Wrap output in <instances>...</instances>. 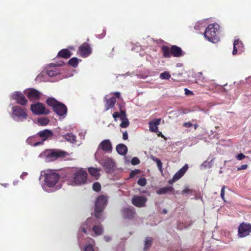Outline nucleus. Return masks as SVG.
<instances>
[{
	"label": "nucleus",
	"mask_w": 251,
	"mask_h": 251,
	"mask_svg": "<svg viewBox=\"0 0 251 251\" xmlns=\"http://www.w3.org/2000/svg\"><path fill=\"white\" fill-rule=\"evenodd\" d=\"M193 126H194L195 129H196L198 127V125L197 124H194L193 125Z\"/></svg>",
	"instance_id": "obj_59"
},
{
	"label": "nucleus",
	"mask_w": 251,
	"mask_h": 251,
	"mask_svg": "<svg viewBox=\"0 0 251 251\" xmlns=\"http://www.w3.org/2000/svg\"><path fill=\"white\" fill-rule=\"evenodd\" d=\"M100 150L107 152H111L112 150V145L110 141L108 139L104 140L99 144L95 154V158L97 160L98 159V157L100 156Z\"/></svg>",
	"instance_id": "obj_10"
},
{
	"label": "nucleus",
	"mask_w": 251,
	"mask_h": 251,
	"mask_svg": "<svg viewBox=\"0 0 251 251\" xmlns=\"http://www.w3.org/2000/svg\"><path fill=\"white\" fill-rule=\"evenodd\" d=\"M59 103V102L57 101L55 99L50 98L48 99L47 100V103L50 106L53 108L54 109L55 108V106Z\"/></svg>",
	"instance_id": "obj_29"
},
{
	"label": "nucleus",
	"mask_w": 251,
	"mask_h": 251,
	"mask_svg": "<svg viewBox=\"0 0 251 251\" xmlns=\"http://www.w3.org/2000/svg\"><path fill=\"white\" fill-rule=\"evenodd\" d=\"M74 185H81L84 184L87 180V174L86 172L80 169L74 175Z\"/></svg>",
	"instance_id": "obj_8"
},
{
	"label": "nucleus",
	"mask_w": 251,
	"mask_h": 251,
	"mask_svg": "<svg viewBox=\"0 0 251 251\" xmlns=\"http://www.w3.org/2000/svg\"><path fill=\"white\" fill-rule=\"evenodd\" d=\"M183 126L185 127H190L193 126V124L190 122H186L183 124Z\"/></svg>",
	"instance_id": "obj_47"
},
{
	"label": "nucleus",
	"mask_w": 251,
	"mask_h": 251,
	"mask_svg": "<svg viewBox=\"0 0 251 251\" xmlns=\"http://www.w3.org/2000/svg\"><path fill=\"white\" fill-rule=\"evenodd\" d=\"M139 172V171L138 170H135L134 171H132L129 175L130 177H134L136 175H137Z\"/></svg>",
	"instance_id": "obj_43"
},
{
	"label": "nucleus",
	"mask_w": 251,
	"mask_h": 251,
	"mask_svg": "<svg viewBox=\"0 0 251 251\" xmlns=\"http://www.w3.org/2000/svg\"><path fill=\"white\" fill-rule=\"evenodd\" d=\"M59 178V175L52 171H49L45 174V182L49 187L54 186Z\"/></svg>",
	"instance_id": "obj_6"
},
{
	"label": "nucleus",
	"mask_w": 251,
	"mask_h": 251,
	"mask_svg": "<svg viewBox=\"0 0 251 251\" xmlns=\"http://www.w3.org/2000/svg\"><path fill=\"white\" fill-rule=\"evenodd\" d=\"M173 190V188L171 186H167L161 188L157 190L156 193L158 195H162L166 194L169 192H171Z\"/></svg>",
	"instance_id": "obj_27"
},
{
	"label": "nucleus",
	"mask_w": 251,
	"mask_h": 251,
	"mask_svg": "<svg viewBox=\"0 0 251 251\" xmlns=\"http://www.w3.org/2000/svg\"><path fill=\"white\" fill-rule=\"evenodd\" d=\"M116 150L117 152L121 155H126L127 151V147L123 144H119L117 145L116 147Z\"/></svg>",
	"instance_id": "obj_22"
},
{
	"label": "nucleus",
	"mask_w": 251,
	"mask_h": 251,
	"mask_svg": "<svg viewBox=\"0 0 251 251\" xmlns=\"http://www.w3.org/2000/svg\"><path fill=\"white\" fill-rule=\"evenodd\" d=\"M237 46V48H242L243 46V43L239 41V44H238Z\"/></svg>",
	"instance_id": "obj_58"
},
{
	"label": "nucleus",
	"mask_w": 251,
	"mask_h": 251,
	"mask_svg": "<svg viewBox=\"0 0 251 251\" xmlns=\"http://www.w3.org/2000/svg\"><path fill=\"white\" fill-rule=\"evenodd\" d=\"M81 231H82V232H84V233H86V229H85V227H81L80 228V229L79 230L78 232H79V233H80V232Z\"/></svg>",
	"instance_id": "obj_55"
},
{
	"label": "nucleus",
	"mask_w": 251,
	"mask_h": 251,
	"mask_svg": "<svg viewBox=\"0 0 251 251\" xmlns=\"http://www.w3.org/2000/svg\"><path fill=\"white\" fill-rule=\"evenodd\" d=\"M245 157L246 156L244 154L240 153V154H238L236 158L238 160H241L243 159L244 158H245Z\"/></svg>",
	"instance_id": "obj_46"
},
{
	"label": "nucleus",
	"mask_w": 251,
	"mask_h": 251,
	"mask_svg": "<svg viewBox=\"0 0 251 251\" xmlns=\"http://www.w3.org/2000/svg\"><path fill=\"white\" fill-rule=\"evenodd\" d=\"M64 139L68 142L71 143H75L76 142V138L75 135L72 133H67L63 136Z\"/></svg>",
	"instance_id": "obj_25"
},
{
	"label": "nucleus",
	"mask_w": 251,
	"mask_h": 251,
	"mask_svg": "<svg viewBox=\"0 0 251 251\" xmlns=\"http://www.w3.org/2000/svg\"><path fill=\"white\" fill-rule=\"evenodd\" d=\"M116 102V99L115 97H113L109 99V100L106 99V103L105 104V110H108L110 108H112Z\"/></svg>",
	"instance_id": "obj_23"
},
{
	"label": "nucleus",
	"mask_w": 251,
	"mask_h": 251,
	"mask_svg": "<svg viewBox=\"0 0 251 251\" xmlns=\"http://www.w3.org/2000/svg\"><path fill=\"white\" fill-rule=\"evenodd\" d=\"M68 64L72 66L75 67L78 64V59L76 57H73L69 60Z\"/></svg>",
	"instance_id": "obj_34"
},
{
	"label": "nucleus",
	"mask_w": 251,
	"mask_h": 251,
	"mask_svg": "<svg viewBox=\"0 0 251 251\" xmlns=\"http://www.w3.org/2000/svg\"><path fill=\"white\" fill-rule=\"evenodd\" d=\"M123 139L125 140L128 139V134L126 131H125L123 134Z\"/></svg>",
	"instance_id": "obj_50"
},
{
	"label": "nucleus",
	"mask_w": 251,
	"mask_h": 251,
	"mask_svg": "<svg viewBox=\"0 0 251 251\" xmlns=\"http://www.w3.org/2000/svg\"><path fill=\"white\" fill-rule=\"evenodd\" d=\"M49 121V120L46 117L40 118L38 120V123L42 126H47Z\"/></svg>",
	"instance_id": "obj_32"
},
{
	"label": "nucleus",
	"mask_w": 251,
	"mask_h": 251,
	"mask_svg": "<svg viewBox=\"0 0 251 251\" xmlns=\"http://www.w3.org/2000/svg\"><path fill=\"white\" fill-rule=\"evenodd\" d=\"M64 64V62L63 61H60L59 62L57 63V64H51V65L53 66H62Z\"/></svg>",
	"instance_id": "obj_49"
},
{
	"label": "nucleus",
	"mask_w": 251,
	"mask_h": 251,
	"mask_svg": "<svg viewBox=\"0 0 251 251\" xmlns=\"http://www.w3.org/2000/svg\"><path fill=\"white\" fill-rule=\"evenodd\" d=\"M107 202V198L103 195L98 197L95 202V215L96 218L100 219L101 212L104 209Z\"/></svg>",
	"instance_id": "obj_3"
},
{
	"label": "nucleus",
	"mask_w": 251,
	"mask_h": 251,
	"mask_svg": "<svg viewBox=\"0 0 251 251\" xmlns=\"http://www.w3.org/2000/svg\"><path fill=\"white\" fill-rule=\"evenodd\" d=\"M147 199L143 196H135L132 199L133 205L137 207H143L145 205Z\"/></svg>",
	"instance_id": "obj_17"
},
{
	"label": "nucleus",
	"mask_w": 251,
	"mask_h": 251,
	"mask_svg": "<svg viewBox=\"0 0 251 251\" xmlns=\"http://www.w3.org/2000/svg\"><path fill=\"white\" fill-rule=\"evenodd\" d=\"M151 158L153 161H154L156 163V164H157V167H158V169L160 171H162V163L161 162L159 158H156V157H154V156H152V155L151 156Z\"/></svg>",
	"instance_id": "obj_31"
},
{
	"label": "nucleus",
	"mask_w": 251,
	"mask_h": 251,
	"mask_svg": "<svg viewBox=\"0 0 251 251\" xmlns=\"http://www.w3.org/2000/svg\"><path fill=\"white\" fill-rule=\"evenodd\" d=\"M89 173L94 177H95L96 179H97L100 176V169L95 168H89Z\"/></svg>",
	"instance_id": "obj_26"
},
{
	"label": "nucleus",
	"mask_w": 251,
	"mask_h": 251,
	"mask_svg": "<svg viewBox=\"0 0 251 251\" xmlns=\"http://www.w3.org/2000/svg\"><path fill=\"white\" fill-rule=\"evenodd\" d=\"M211 161L208 162L207 161H205L203 162V163L201 165V168H210L211 167Z\"/></svg>",
	"instance_id": "obj_38"
},
{
	"label": "nucleus",
	"mask_w": 251,
	"mask_h": 251,
	"mask_svg": "<svg viewBox=\"0 0 251 251\" xmlns=\"http://www.w3.org/2000/svg\"><path fill=\"white\" fill-rule=\"evenodd\" d=\"M26 143L34 147H36L43 144V141H38V136L37 135H35L28 137L26 139Z\"/></svg>",
	"instance_id": "obj_20"
},
{
	"label": "nucleus",
	"mask_w": 251,
	"mask_h": 251,
	"mask_svg": "<svg viewBox=\"0 0 251 251\" xmlns=\"http://www.w3.org/2000/svg\"><path fill=\"white\" fill-rule=\"evenodd\" d=\"M190 192H191V190L190 189H189L188 188H185L182 191V194H187V193H190Z\"/></svg>",
	"instance_id": "obj_52"
},
{
	"label": "nucleus",
	"mask_w": 251,
	"mask_h": 251,
	"mask_svg": "<svg viewBox=\"0 0 251 251\" xmlns=\"http://www.w3.org/2000/svg\"><path fill=\"white\" fill-rule=\"evenodd\" d=\"M27 175V173L26 172H23L22 174L21 175L20 177L21 178L24 179V177Z\"/></svg>",
	"instance_id": "obj_56"
},
{
	"label": "nucleus",
	"mask_w": 251,
	"mask_h": 251,
	"mask_svg": "<svg viewBox=\"0 0 251 251\" xmlns=\"http://www.w3.org/2000/svg\"><path fill=\"white\" fill-rule=\"evenodd\" d=\"M121 120H122V123L120 124V127L122 128H126L129 126V122L127 118Z\"/></svg>",
	"instance_id": "obj_36"
},
{
	"label": "nucleus",
	"mask_w": 251,
	"mask_h": 251,
	"mask_svg": "<svg viewBox=\"0 0 251 251\" xmlns=\"http://www.w3.org/2000/svg\"><path fill=\"white\" fill-rule=\"evenodd\" d=\"M37 136L40 137L42 138L43 144L44 142L48 138L52 137L53 136V132L49 129H45L42 131L39 132L37 134Z\"/></svg>",
	"instance_id": "obj_21"
},
{
	"label": "nucleus",
	"mask_w": 251,
	"mask_h": 251,
	"mask_svg": "<svg viewBox=\"0 0 251 251\" xmlns=\"http://www.w3.org/2000/svg\"><path fill=\"white\" fill-rule=\"evenodd\" d=\"M225 188H226V186H224L222 187L221 191V197L222 199L224 201H225Z\"/></svg>",
	"instance_id": "obj_44"
},
{
	"label": "nucleus",
	"mask_w": 251,
	"mask_h": 251,
	"mask_svg": "<svg viewBox=\"0 0 251 251\" xmlns=\"http://www.w3.org/2000/svg\"><path fill=\"white\" fill-rule=\"evenodd\" d=\"M72 55L71 52L67 49L61 50L58 53L57 57L69 58Z\"/></svg>",
	"instance_id": "obj_24"
},
{
	"label": "nucleus",
	"mask_w": 251,
	"mask_h": 251,
	"mask_svg": "<svg viewBox=\"0 0 251 251\" xmlns=\"http://www.w3.org/2000/svg\"><path fill=\"white\" fill-rule=\"evenodd\" d=\"M120 117L121 119L126 118V112L124 111H121L120 114Z\"/></svg>",
	"instance_id": "obj_45"
},
{
	"label": "nucleus",
	"mask_w": 251,
	"mask_h": 251,
	"mask_svg": "<svg viewBox=\"0 0 251 251\" xmlns=\"http://www.w3.org/2000/svg\"><path fill=\"white\" fill-rule=\"evenodd\" d=\"M188 168V165L185 164L182 168H181L175 174L173 178L169 181V183L170 184H172L180 179L186 173Z\"/></svg>",
	"instance_id": "obj_14"
},
{
	"label": "nucleus",
	"mask_w": 251,
	"mask_h": 251,
	"mask_svg": "<svg viewBox=\"0 0 251 251\" xmlns=\"http://www.w3.org/2000/svg\"><path fill=\"white\" fill-rule=\"evenodd\" d=\"M247 167H248V165L247 164H244V165H242V166H241L240 167H238L237 168V170L239 171V170H245V169H247Z\"/></svg>",
	"instance_id": "obj_48"
},
{
	"label": "nucleus",
	"mask_w": 251,
	"mask_h": 251,
	"mask_svg": "<svg viewBox=\"0 0 251 251\" xmlns=\"http://www.w3.org/2000/svg\"><path fill=\"white\" fill-rule=\"evenodd\" d=\"M113 117L116 120V118L120 117V114L118 112H115L113 114Z\"/></svg>",
	"instance_id": "obj_53"
},
{
	"label": "nucleus",
	"mask_w": 251,
	"mask_h": 251,
	"mask_svg": "<svg viewBox=\"0 0 251 251\" xmlns=\"http://www.w3.org/2000/svg\"><path fill=\"white\" fill-rule=\"evenodd\" d=\"M78 52L83 57H87L91 53V48L87 43L82 44L79 48Z\"/></svg>",
	"instance_id": "obj_15"
},
{
	"label": "nucleus",
	"mask_w": 251,
	"mask_h": 251,
	"mask_svg": "<svg viewBox=\"0 0 251 251\" xmlns=\"http://www.w3.org/2000/svg\"><path fill=\"white\" fill-rule=\"evenodd\" d=\"M131 163L133 165H137L140 163V160L138 157H134L132 159Z\"/></svg>",
	"instance_id": "obj_42"
},
{
	"label": "nucleus",
	"mask_w": 251,
	"mask_h": 251,
	"mask_svg": "<svg viewBox=\"0 0 251 251\" xmlns=\"http://www.w3.org/2000/svg\"><path fill=\"white\" fill-rule=\"evenodd\" d=\"M93 231L96 235H100L103 232V228L101 225L94 226L93 227Z\"/></svg>",
	"instance_id": "obj_30"
},
{
	"label": "nucleus",
	"mask_w": 251,
	"mask_h": 251,
	"mask_svg": "<svg viewBox=\"0 0 251 251\" xmlns=\"http://www.w3.org/2000/svg\"><path fill=\"white\" fill-rule=\"evenodd\" d=\"M11 98L13 100H16L17 103L21 105H26L27 102L24 95L19 91H16L12 94Z\"/></svg>",
	"instance_id": "obj_12"
},
{
	"label": "nucleus",
	"mask_w": 251,
	"mask_h": 251,
	"mask_svg": "<svg viewBox=\"0 0 251 251\" xmlns=\"http://www.w3.org/2000/svg\"><path fill=\"white\" fill-rule=\"evenodd\" d=\"M135 214V210L132 207L125 208L122 210V215L125 219H132Z\"/></svg>",
	"instance_id": "obj_18"
},
{
	"label": "nucleus",
	"mask_w": 251,
	"mask_h": 251,
	"mask_svg": "<svg viewBox=\"0 0 251 251\" xmlns=\"http://www.w3.org/2000/svg\"><path fill=\"white\" fill-rule=\"evenodd\" d=\"M55 113L59 116H64L66 115L67 108L63 103L59 102L53 109Z\"/></svg>",
	"instance_id": "obj_19"
},
{
	"label": "nucleus",
	"mask_w": 251,
	"mask_h": 251,
	"mask_svg": "<svg viewBox=\"0 0 251 251\" xmlns=\"http://www.w3.org/2000/svg\"><path fill=\"white\" fill-rule=\"evenodd\" d=\"M153 240L152 238L148 237L146 238L144 243V250L145 251H148L151 247L152 244Z\"/></svg>",
	"instance_id": "obj_28"
},
{
	"label": "nucleus",
	"mask_w": 251,
	"mask_h": 251,
	"mask_svg": "<svg viewBox=\"0 0 251 251\" xmlns=\"http://www.w3.org/2000/svg\"><path fill=\"white\" fill-rule=\"evenodd\" d=\"M101 186L99 182H95L93 184V189L96 192H98L100 190Z\"/></svg>",
	"instance_id": "obj_40"
},
{
	"label": "nucleus",
	"mask_w": 251,
	"mask_h": 251,
	"mask_svg": "<svg viewBox=\"0 0 251 251\" xmlns=\"http://www.w3.org/2000/svg\"><path fill=\"white\" fill-rule=\"evenodd\" d=\"M94 243V240L91 239L90 244L85 246L84 251H95L93 248Z\"/></svg>",
	"instance_id": "obj_33"
},
{
	"label": "nucleus",
	"mask_w": 251,
	"mask_h": 251,
	"mask_svg": "<svg viewBox=\"0 0 251 251\" xmlns=\"http://www.w3.org/2000/svg\"><path fill=\"white\" fill-rule=\"evenodd\" d=\"M239 44V39H235L234 40V42L233 43V50L232 51V54L233 55H235L237 52V45Z\"/></svg>",
	"instance_id": "obj_37"
},
{
	"label": "nucleus",
	"mask_w": 251,
	"mask_h": 251,
	"mask_svg": "<svg viewBox=\"0 0 251 251\" xmlns=\"http://www.w3.org/2000/svg\"><path fill=\"white\" fill-rule=\"evenodd\" d=\"M159 77L161 79H169L171 77V75L168 72H164L160 74Z\"/></svg>",
	"instance_id": "obj_35"
},
{
	"label": "nucleus",
	"mask_w": 251,
	"mask_h": 251,
	"mask_svg": "<svg viewBox=\"0 0 251 251\" xmlns=\"http://www.w3.org/2000/svg\"><path fill=\"white\" fill-rule=\"evenodd\" d=\"M251 232V225L243 223L238 227V236L240 238L245 237Z\"/></svg>",
	"instance_id": "obj_11"
},
{
	"label": "nucleus",
	"mask_w": 251,
	"mask_h": 251,
	"mask_svg": "<svg viewBox=\"0 0 251 251\" xmlns=\"http://www.w3.org/2000/svg\"><path fill=\"white\" fill-rule=\"evenodd\" d=\"M12 118L18 122H22L26 120L27 114L25 109L19 106H14L12 107Z\"/></svg>",
	"instance_id": "obj_5"
},
{
	"label": "nucleus",
	"mask_w": 251,
	"mask_h": 251,
	"mask_svg": "<svg viewBox=\"0 0 251 251\" xmlns=\"http://www.w3.org/2000/svg\"><path fill=\"white\" fill-rule=\"evenodd\" d=\"M184 91H185V94L186 95H190L191 94H192L193 93L192 91L189 90L187 88H185L184 89Z\"/></svg>",
	"instance_id": "obj_51"
},
{
	"label": "nucleus",
	"mask_w": 251,
	"mask_h": 251,
	"mask_svg": "<svg viewBox=\"0 0 251 251\" xmlns=\"http://www.w3.org/2000/svg\"><path fill=\"white\" fill-rule=\"evenodd\" d=\"M104 239L105 240V241H106V242H108L109 241L111 240V238L109 236H105L104 237Z\"/></svg>",
	"instance_id": "obj_54"
},
{
	"label": "nucleus",
	"mask_w": 251,
	"mask_h": 251,
	"mask_svg": "<svg viewBox=\"0 0 251 251\" xmlns=\"http://www.w3.org/2000/svg\"><path fill=\"white\" fill-rule=\"evenodd\" d=\"M97 160L99 161L108 173H111L115 168V163L110 157L105 156L103 158L100 159V156H99Z\"/></svg>",
	"instance_id": "obj_7"
},
{
	"label": "nucleus",
	"mask_w": 251,
	"mask_h": 251,
	"mask_svg": "<svg viewBox=\"0 0 251 251\" xmlns=\"http://www.w3.org/2000/svg\"><path fill=\"white\" fill-rule=\"evenodd\" d=\"M66 152L57 150H46L40 156H44L46 162H50L56 160L58 157L64 156Z\"/></svg>",
	"instance_id": "obj_4"
},
{
	"label": "nucleus",
	"mask_w": 251,
	"mask_h": 251,
	"mask_svg": "<svg viewBox=\"0 0 251 251\" xmlns=\"http://www.w3.org/2000/svg\"><path fill=\"white\" fill-rule=\"evenodd\" d=\"M27 98L31 101L38 100L42 94L41 92L35 89H30L25 92Z\"/></svg>",
	"instance_id": "obj_13"
},
{
	"label": "nucleus",
	"mask_w": 251,
	"mask_h": 251,
	"mask_svg": "<svg viewBox=\"0 0 251 251\" xmlns=\"http://www.w3.org/2000/svg\"><path fill=\"white\" fill-rule=\"evenodd\" d=\"M114 95L117 98H120V92H115L114 93Z\"/></svg>",
	"instance_id": "obj_57"
},
{
	"label": "nucleus",
	"mask_w": 251,
	"mask_h": 251,
	"mask_svg": "<svg viewBox=\"0 0 251 251\" xmlns=\"http://www.w3.org/2000/svg\"><path fill=\"white\" fill-rule=\"evenodd\" d=\"M219 25L217 24H210L206 28L203 34L206 39L212 43H216L219 41L218 35Z\"/></svg>",
	"instance_id": "obj_1"
},
{
	"label": "nucleus",
	"mask_w": 251,
	"mask_h": 251,
	"mask_svg": "<svg viewBox=\"0 0 251 251\" xmlns=\"http://www.w3.org/2000/svg\"><path fill=\"white\" fill-rule=\"evenodd\" d=\"M138 185L141 186H144L146 185V179L145 177L140 178L137 181Z\"/></svg>",
	"instance_id": "obj_39"
},
{
	"label": "nucleus",
	"mask_w": 251,
	"mask_h": 251,
	"mask_svg": "<svg viewBox=\"0 0 251 251\" xmlns=\"http://www.w3.org/2000/svg\"><path fill=\"white\" fill-rule=\"evenodd\" d=\"M58 74V72L54 70H49L47 71V75L50 76L52 77Z\"/></svg>",
	"instance_id": "obj_41"
},
{
	"label": "nucleus",
	"mask_w": 251,
	"mask_h": 251,
	"mask_svg": "<svg viewBox=\"0 0 251 251\" xmlns=\"http://www.w3.org/2000/svg\"><path fill=\"white\" fill-rule=\"evenodd\" d=\"M160 119H156L149 122V128L150 131L155 133H157V134L159 136L162 134L161 132L159 131L157 126L160 124Z\"/></svg>",
	"instance_id": "obj_16"
},
{
	"label": "nucleus",
	"mask_w": 251,
	"mask_h": 251,
	"mask_svg": "<svg viewBox=\"0 0 251 251\" xmlns=\"http://www.w3.org/2000/svg\"><path fill=\"white\" fill-rule=\"evenodd\" d=\"M30 109L32 113L37 115H47L50 111L46 108L45 105L41 102H37L32 104Z\"/></svg>",
	"instance_id": "obj_9"
},
{
	"label": "nucleus",
	"mask_w": 251,
	"mask_h": 251,
	"mask_svg": "<svg viewBox=\"0 0 251 251\" xmlns=\"http://www.w3.org/2000/svg\"><path fill=\"white\" fill-rule=\"evenodd\" d=\"M90 219H88L87 220V221H86V224H88V222H89V221H90Z\"/></svg>",
	"instance_id": "obj_61"
},
{
	"label": "nucleus",
	"mask_w": 251,
	"mask_h": 251,
	"mask_svg": "<svg viewBox=\"0 0 251 251\" xmlns=\"http://www.w3.org/2000/svg\"><path fill=\"white\" fill-rule=\"evenodd\" d=\"M163 55L166 58L170 57L171 55L176 57H179L184 54L182 49L176 45L172 46L170 48L166 46L162 47Z\"/></svg>",
	"instance_id": "obj_2"
},
{
	"label": "nucleus",
	"mask_w": 251,
	"mask_h": 251,
	"mask_svg": "<svg viewBox=\"0 0 251 251\" xmlns=\"http://www.w3.org/2000/svg\"><path fill=\"white\" fill-rule=\"evenodd\" d=\"M163 212H164L165 214L167 213V211L166 209H164V210H163Z\"/></svg>",
	"instance_id": "obj_60"
}]
</instances>
